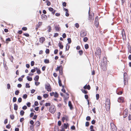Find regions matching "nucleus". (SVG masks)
<instances>
[{
    "label": "nucleus",
    "mask_w": 131,
    "mask_h": 131,
    "mask_svg": "<svg viewBox=\"0 0 131 131\" xmlns=\"http://www.w3.org/2000/svg\"><path fill=\"white\" fill-rule=\"evenodd\" d=\"M56 109L54 105H51L49 109V111L52 113L53 114L55 112Z\"/></svg>",
    "instance_id": "nucleus-1"
},
{
    "label": "nucleus",
    "mask_w": 131,
    "mask_h": 131,
    "mask_svg": "<svg viewBox=\"0 0 131 131\" xmlns=\"http://www.w3.org/2000/svg\"><path fill=\"white\" fill-rule=\"evenodd\" d=\"M45 86V89H47V91L49 92H50L51 91V88L50 84L49 83L46 84Z\"/></svg>",
    "instance_id": "nucleus-2"
},
{
    "label": "nucleus",
    "mask_w": 131,
    "mask_h": 131,
    "mask_svg": "<svg viewBox=\"0 0 131 131\" xmlns=\"http://www.w3.org/2000/svg\"><path fill=\"white\" fill-rule=\"evenodd\" d=\"M124 83H126L128 80V77L127 74L125 72L124 73Z\"/></svg>",
    "instance_id": "nucleus-3"
},
{
    "label": "nucleus",
    "mask_w": 131,
    "mask_h": 131,
    "mask_svg": "<svg viewBox=\"0 0 131 131\" xmlns=\"http://www.w3.org/2000/svg\"><path fill=\"white\" fill-rule=\"evenodd\" d=\"M122 35L123 38V40H125L126 39V36L125 32L124 29H123L122 31Z\"/></svg>",
    "instance_id": "nucleus-4"
},
{
    "label": "nucleus",
    "mask_w": 131,
    "mask_h": 131,
    "mask_svg": "<svg viewBox=\"0 0 131 131\" xmlns=\"http://www.w3.org/2000/svg\"><path fill=\"white\" fill-rule=\"evenodd\" d=\"M86 33L84 31H82L80 32V36L82 37H84L85 36H86Z\"/></svg>",
    "instance_id": "nucleus-5"
},
{
    "label": "nucleus",
    "mask_w": 131,
    "mask_h": 131,
    "mask_svg": "<svg viewBox=\"0 0 131 131\" xmlns=\"http://www.w3.org/2000/svg\"><path fill=\"white\" fill-rule=\"evenodd\" d=\"M58 83L59 85V86H62L63 88H64V86L62 85V84L61 83V80L60 78V77L59 76L58 77Z\"/></svg>",
    "instance_id": "nucleus-6"
},
{
    "label": "nucleus",
    "mask_w": 131,
    "mask_h": 131,
    "mask_svg": "<svg viewBox=\"0 0 131 131\" xmlns=\"http://www.w3.org/2000/svg\"><path fill=\"white\" fill-rule=\"evenodd\" d=\"M55 28L56 31H59L60 29L59 25H56L55 26Z\"/></svg>",
    "instance_id": "nucleus-7"
},
{
    "label": "nucleus",
    "mask_w": 131,
    "mask_h": 131,
    "mask_svg": "<svg viewBox=\"0 0 131 131\" xmlns=\"http://www.w3.org/2000/svg\"><path fill=\"white\" fill-rule=\"evenodd\" d=\"M118 102L120 103H123L124 102V101L123 100V97H120L118 98Z\"/></svg>",
    "instance_id": "nucleus-8"
},
{
    "label": "nucleus",
    "mask_w": 131,
    "mask_h": 131,
    "mask_svg": "<svg viewBox=\"0 0 131 131\" xmlns=\"http://www.w3.org/2000/svg\"><path fill=\"white\" fill-rule=\"evenodd\" d=\"M113 125H112V126H111V127L112 128V130L113 131H117V128L115 125H114V124H113Z\"/></svg>",
    "instance_id": "nucleus-9"
},
{
    "label": "nucleus",
    "mask_w": 131,
    "mask_h": 131,
    "mask_svg": "<svg viewBox=\"0 0 131 131\" xmlns=\"http://www.w3.org/2000/svg\"><path fill=\"white\" fill-rule=\"evenodd\" d=\"M83 88L85 89H87L88 90H90L91 89V87L89 85H87L86 84L83 87Z\"/></svg>",
    "instance_id": "nucleus-10"
},
{
    "label": "nucleus",
    "mask_w": 131,
    "mask_h": 131,
    "mask_svg": "<svg viewBox=\"0 0 131 131\" xmlns=\"http://www.w3.org/2000/svg\"><path fill=\"white\" fill-rule=\"evenodd\" d=\"M68 106L70 107V109L72 110L73 108V106L72 104L71 101H69L68 102Z\"/></svg>",
    "instance_id": "nucleus-11"
},
{
    "label": "nucleus",
    "mask_w": 131,
    "mask_h": 131,
    "mask_svg": "<svg viewBox=\"0 0 131 131\" xmlns=\"http://www.w3.org/2000/svg\"><path fill=\"white\" fill-rule=\"evenodd\" d=\"M106 108L107 111H108L110 108V104H105Z\"/></svg>",
    "instance_id": "nucleus-12"
},
{
    "label": "nucleus",
    "mask_w": 131,
    "mask_h": 131,
    "mask_svg": "<svg viewBox=\"0 0 131 131\" xmlns=\"http://www.w3.org/2000/svg\"><path fill=\"white\" fill-rule=\"evenodd\" d=\"M45 38L44 37H41L40 38L39 41L40 42L43 43L45 41Z\"/></svg>",
    "instance_id": "nucleus-13"
},
{
    "label": "nucleus",
    "mask_w": 131,
    "mask_h": 131,
    "mask_svg": "<svg viewBox=\"0 0 131 131\" xmlns=\"http://www.w3.org/2000/svg\"><path fill=\"white\" fill-rule=\"evenodd\" d=\"M58 46L61 49H62L63 47V46L62 45V43L61 42H60L58 43Z\"/></svg>",
    "instance_id": "nucleus-14"
},
{
    "label": "nucleus",
    "mask_w": 131,
    "mask_h": 131,
    "mask_svg": "<svg viewBox=\"0 0 131 131\" xmlns=\"http://www.w3.org/2000/svg\"><path fill=\"white\" fill-rule=\"evenodd\" d=\"M97 52L98 54L100 55L101 54V50L100 48H98L97 50Z\"/></svg>",
    "instance_id": "nucleus-15"
},
{
    "label": "nucleus",
    "mask_w": 131,
    "mask_h": 131,
    "mask_svg": "<svg viewBox=\"0 0 131 131\" xmlns=\"http://www.w3.org/2000/svg\"><path fill=\"white\" fill-rule=\"evenodd\" d=\"M39 77L38 75H36L34 79V80L36 81H37L38 80Z\"/></svg>",
    "instance_id": "nucleus-16"
},
{
    "label": "nucleus",
    "mask_w": 131,
    "mask_h": 131,
    "mask_svg": "<svg viewBox=\"0 0 131 131\" xmlns=\"http://www.w3.org/2000/svg\"><path fill=\"white\" fill-rule=\"evenodd\" d=\"M18 106L17 104H14V109L16 111L18 109Z\"/></svg>",
    "instance_id": "nucleus-17"
},
{
    "label": "nucleus",
    "mask_w": 131,
    "mask_h": 131,
    "mask_svg": "<svg viewBox=\"0 0 131 131\" xmlns=\"http://www.w3.org/2000/svg\"><path fill=\"white\" fill-rule=\"evenodd\" d=\"M127 47L129 51V52L131 53V47L130 46V45L128 44Z\"/></svg>",
    "instance_id": "nucleus-18"
},
{
    "label": "nucleus",
    "mask_w": 131,
    "mask_h": 131,
    "mask_svg": "<svg viewBox=\"0 0 131 131\" xmlns=\"http://www.w3.org/2000/svg\"><path fill=\"white\" fill-rule=\"evenodd\" d=\"M69 126V125L68 123L67 124L66 123H64L63 124V127L65 129H67Z\"/></svg>",
    "instance_id": "nucleus-19"
},
{
    "label": "nucleus",
    "mask_w": 131,
    "mask_h": 131,
    "mask_svg": "<svg viewBox=\"0 0 131 131\" xmlns=\"http://www.w3.org/2000/svg\"><path fill=\"white\" fill-rule=\"evenodd\" d=\"M110 104V100L108 99H107L106 100L105 104Z\"/></svg>",
    "instance_id": "nucleus-20"
},
{
    "label": "nucleus",
    "mask_w": 131,
    "mask_h": 131,
    "mask_svg": "<svg viewBox=\"0 0 131 131\" xmlns=\"http://www.w3.org/2000/svg\"><path fill=\"white\" fill-rule=\"evenodd\" d=\"M62 69V68L61 67V68L60 69V70H59V74L61 75H62L63 74Z\"/></svg>",
    "instance_id": "nucleus-21"
},
{
    "label": "nucleus",
    "mask_w": 131,
    "mask_h": 131,
    "mask_svg": "<svg viewBox=\"0 0 131 131\" xmlns=\"http://www.w3.org/2000/svg\"><path fill=\"white\" fill-rule=\"evenodd\" d=\"M36 127H37L39 126L40 125V122L39 121H37L36 123Z\"/></svg>",
    "instance_id": "nucleus-22"
},
{
    "label": "nucleus",
    "mask_w": 131,
    "mask_h": 131,
    "mask_svg": "<svg viewBox=\"0 0 131 131\" xmlns=\"http://www.w3.org/2000/svg\"><path fill=\"white\" fill-rule=\"evenodd\" d=\"M27 80L29 81H31L32 80V78L31 77H29V76L27 77Z\"/></svg>",
    "instance_id": "nucleus-23"
},
{
    "label": "nucleus",
    "mask_w": 131,
    "mask_h": 131,
    "mask_svg": "<svg viewBox=\"0 0 131 131\" xmlns=\"http://www.w3.org/2000/svg\"><path fill=\"white\" fill-rule=\"evenodd\" d=\"M123 117L126 118L127 116V112H125L124 113Z\"/></svg>",
    "instance_id": "nucleus-24"
},
{
    "label": "nucleus",
    "mask_w": 131,
    "mask_h": 131,
    "mask_svg": "<svg viewBox=\"0 0 131 131\" xmlns=\"http://www.w3.org/2000/svg\"><path fill=\"white\" fill-rule=\"evenodd\" d=\"M11 41L10 39L9 38H7L6 39V42L7 44L8 43V41Z\"/></svg>",
    "instance_id": "nucleus-25"
},
{
    "label": "nucleus",
    "mask_w": 131,
    "mask_h": 131,
    "mask_svg": "<svg viewBox=\"0 0 131 131\" xmlns=\"http://www.w3.org/2000/svg\"><path fill=\"white\" fill-rule=\"evenodd\" d=\"M59 96V94L57 92H55L54 94V96L55 97L58 98Z\"/></svg>",
    "instance_id": "nucleus-26"
},
{
    "label": "nucleus",
    "mask_w": 131,
    "mask_h": 131,
    "mask_svg": "<svg viewBox=\"0 0 131 131\" xmlns=\"http://www.w3.org/2000/svg\"><path fill=\"white\" fill-rule=\"evenodd\" d=\"M24 112L23 110H21L20 112V114L21 116H23L24 114Z\"/></svg>",
    "instance_id": "nucleus-27"
},
{
    "label": "nucleus",
    "mask_w": 131,
    "mask_h": 131,
    "mask_svg": "<svg viewBox=\"0 0 131 131\" xmlns=\"http://www.w3.org/2000/svg\"><path fill=\"white\" fill-rule=\"evenodd\" d=\"M81 91L82 92L84 93L85 94H86L88 93V91H86L85 90L83 89H82L81 90Z\"/></svg>",
    "instance_id": "nucleus-28"
},
{
    "label": "nucleus",
    "mask_w": 131,
    "mask_h": 131,
    "mask_svg": "<svg viewBox=\"0 0 131 131\" xmlns=\"http://www.w3.org/2000/svg\"><path fill=\"white\" fill-rule=\"evenodd\" d=\"M61 67H62L61 66H60L59 67L58 66L57 69H56V71H59V70L61 68Z\"/></svg>",
    "instance_id": "nucleus-29"
},
{
    "label": "nucleus",
    "mask_w": 131,
    "mask_h": 131,
    "mask_svg": "<svg viewBox=\"0 0 131 131\" xmlns=\"http://www.w3.org/2000/svg\"><path fill=\"white\" fill-rule=\"evenodd\" d=\"M88 40V39L87 37H84L83 39V40L84 42H86Z\"/></svg>",
    "instance_id": "nucleus-30"
},
{
    "label": "nucleus",
    "mask_w": 131,
    "mask_h": 131,
    "mask_svg": "<svg viewBox=\"0 0 131 131\" xmlns=\"http://www.w3.org/2000/svg\"><path fill=\"white\" fill-rule=\"evenodd\" d=\"M44 62L46 63H49V61L48 59H45L44 60Z\"/></svg>",
    "instance_id": "nucleus-31"
},
{
    "label": "nucleus",
    "mask_w": 131,
    "mask_h": 131,
    "mask_svg": "<svg viewBox=\"0 0 131 131\" xmlns=\"http://www.w3.org/2000/svg\"><path fill=\"white\" fill-rule=\"evenodd\" d=\"M98 18L99 17L98 16H97L95 18V22H98Z\"/></svg>",
    "instance_id": "nucleus-32"
},
{
    "label": "nucleus",
    "mask_w": 131,
    "mask_h": 131,
    "mask_svg": "<svg viewBox=\"0 0 131 131\" xmlns=\"http://www.w3.org/2000/svg\"><path fill=\"white\" fill-rule=\"evenodd\" d=\"M68 43L69 44L71 42V40L70 38H68L67 39Z\"/></svg>",
    "instance_id": "nucleus-33"
},
{
    "label": "nucleus",
    "mask_w": 131,
    "mask_h": 131,
    "mask_svg": "<svg viewBox=\"0 0 131 131\" xmlns=\"http://www.w3.org/2000/svg\"><path fill=\"white\" fill-rule=\"evenodd\" d=\"M43 96L44 98H46L49 95L47 94H45L43 95Z\"/></svg>",
    "instance_id": "nucleus-34"
},
{
    "label": "nucleus",
    "mask_w": 131,
    "mask_h": 131,
    "mask_svg": "<svg viewBox=\"0 0 131 131\" xmlns=\"http://www.w3.org/2000/svg\"><path fill=\"white\" fill-rule=\"evenodd\" d=\"M19 93V92L18 90H17L15 91V94L16 95H18Z\"/></svg>",
    "instance_id": "nucleus-35"
},
{
    "label": "nucleus",
    "mask_w": 131,
    "mask_h": 131,
    "mask_svg": "<svg viewBox=\"0 0 131 131\" xmlns=\"http://www.w3.org/2000/svg\"><path fill=\"white\" fill-rule=\"evenodd\" d=\"M79 53L80 56H81L83 53V51L82 50H80L79 51Z\"/></svg>",
    "instance_id": "nucleus-36"
},
{
    "label": "nucleus",
    "mask_w": 131,
    "mask_h": 131,
    "mask_svg": "<svg viewBox=\"0 0 131 131\" xmlns=\"http://www.w3.org/2000/svg\"><path fill=\"white\" fill-rule=\"evenodd\" d=\"M99 94H96V99L97 100H98L99 98Z\"/></svg>",
    "instance_id": "nucleus-37"
},
{
    "label": "nucleus",
    "mask_w": 131,
    "mask_h": 131,
    "mask_svg": "<svg viewBox=\"0 0 131 131\" xmlns=\"http://www.w3.org/2000/svg\"><path fill=\"white\" fill-rule=\"evenodd\" d=\"M42 23L41 22H39L38 23V24L37 25V28L39 27L41 25H42Z\"/></svg>",
    "instance_id": "nucleus-38"
},
{
    "label": "nucleus",
    "mask_w": 131,
    "mask_h": 131,
    "mask_svg": "<svg viewBox=\"0 0 131 131\" xmlns=\"http://www.w3.org/2000/svg\"><path fill=\"white\" fill-rule=\"evenodd\" d=\"M91 119V117L90 116H87L86 118V120L88 121H90Z\"/></svg>",
    "instance_id": "nucleus-39"
},
{
    "label": "nucleus",
    "mask_w": 131,
    "mask_h": 131,
    "mask_svg": "<svg viewBox=\"0 0 131 131\" xmlns=\"http://www.w3.org/2000/svg\"><path fill=\"white\" fill-rule=\"evenodd\" d=\"M10 117L12 119H13L14 118V116L13 114L12 115H10Z\"/></svg>",
    "instance_id": "nucleus-40"
},
{
    "label": "nucleus",
    "mask_w": 131,
    "mask_h": 131,
    "mask_svg": "<svg viewBox=\"0 0 131 131\" xmlns=\"http://www.w3.org/2000/svg\"><path fill=\"white\" fill-rule=\"evenodd\" d=\"M34 126V125H31L30 126V128L31 130H33Z\"/></svg>",
    "instance_id": "nucleus-41"
},
{
    "label": "nucleus",
    "mask_w": 131,
    "mask_h": 131,
    "mask_svg": "<svg viewBox=\"0 0 131 131\" xmlns=\"http://www.w3.org/2000/svg\"><path fill=\"white\" fill-rule=\"evenodd\" d=\"M89 48V46L88 44H86L85 45V48L86 49H88Z\"/></svg>",
    "instance_id": "nucleus-42"
},
{
    "label": "nucleus",
    "mask_w": 131,
    "mask_h": 131,
    "mask_svg": "<svg viewBox=\"0 0 131 131\" xmlns=\"http://www.w3.org/2000/svg\"><path fill=\"white\" fill-rule=\"evenodd\" d=\"M22 101V99L21 97H19L18 99V102L20 103Z\"/></svg>",
    "instance_id": "nucleus-43"
},
{
    "label": "nucleus",
    "mask_w": 131,
    "mask_h": 131,
    "mask_svg": "<svg viewBox=\"0 0 131 131\" xmlns=\"http://www.w3.org/2000/svg\"><path fill=\"white\" fill-rule=\"evenodd\" d=\"M27 97V94H25L23 96V98L24 99H26Z\"/></svg>",
    "instance_id": "nucleus-44"
},
{
    "label": "nucleus",
    "mask_w": 131,
    "mask_h": 131,
    "mask_svg": "<svg viewBox=\"0 0 131 131\" xmlns=\"http://www.w3.org/2000/svg\"><path fill=\"white\" fill-rule=\"evenodd\" d=\"M50 105H51V103H46L45 104V106H50Z\"/></svg>",
    "instance_id": "nucleus-45"
},
{
    "label": "nucleus",
    "mask_w": 131,
    "mask_h": 131,
    "mask_svg": "<svg viewBox=\"0 0 131 131\" xmlns=\"http://www.w3.org/2000/svg\"><path fill=\"white\" fill-rule=\"evenodd\" d=\"M47 1V5L48 6H50L51 4V3L48 1H46V2Z\"/></svg>",
    "instance_id": "nucleus-46"
},
{
    "label": "nucleus",
    "mask_w": 131,
    "mask_h": 131,
    "mask_svg": "<svg viewBox=\"0 0 131 131\" xmlns=\"http://www.w3.org/2000/svg\"><path fill=\"white\" fill-rule=\"evenodd\" d=\"M26 88H29L30 87L29 84L27 83H26Z\"/></svg>",
    "instance_id": "nucleus-47"
},
{
    "label": "nucleus",
    "mask_w": 131,
    "mask_h": 131,
    "mask_svg": "<svg viewBox=\"0 0 131 131\" xmlns=\"http://www.w3.org/2000/svg\"><path fill=\"white\" fill-rule=\"evenodd\" d=\"M89 125V122H86L85 124V126L86 127H88Z\"/></svg>",
    "instance_id": "nucleus-48"
},
{
    "label": "nucleus",
    "mask_w": 131,
    "mask_h": 131,
    "mask_svg": "<svg viewBox=\"0 0 131 131\" xmlns=\"http://www.w3.org/2000/svg\"><path fill=\"white\" fill-rule=\"evenodd\" d=\"M71 128L72 130H75V127L74 125L72 126Z\"/></svg>",
    "instance_id": "nucleus-49"
},
{
    "label": "nucleus",
    "mask_w": 131,
    "mask_h": 131,
    "mask_svg": "<svg viewBox=\"0 0 131 131\" xmlns=\"http://www.w3.org/2000/svg\"><path fill=\"white\" fill-rule=\"evenodd\" d=\"M17 100V98L16 97H14L13 99V102H15Z\"/></svg>",
    "instance_id": "nucleus-50"
},
{
    "label": "nucleus",
    "mask_w": 131,
    "mask_h": 131,
    "mask_svg": "<svg viewBox=\"0 0 131 131\" xmlns=\"http://www.w3.org/2000/svg\"><path fill=\"white\" fill-rule=\"evenodd\" d=\"M95 26L96 27H98L99 26V22H95Z\"/></svg>",
    "instance_id": "nucleus-51"
},
{
    "label": "nucleus",
    "mask_w": 131,
    "mask_h": 131,
    "mask_svg": "<svg viewBox=\"0 0 131 131\" xmlns=\"http://www.w3.org/2000/svg\"><path fill=\"white\" fill-rule=\"evenodd\" d=\"M22 29L24 31H26L27 30V28L26 27H23L22 28Z\"/></svg>",
    "instance_id": "nucleus-52"
},
{
    "label": "nucleus",
    "mask_w": 131,
    "mask_h": 131,
    "mask_svg": "<svg viewBox=\"0 0 131 131\" xmlns=\"http://www.w3.org/2000/svg\"><path fill=\"white\" fill-rule=\"evenodd\" d=\"M49 10L50 12H52L54 10V9L53 8L50 7L49 8Z\"/></svg>",
    "instance_id": "nucleus-53"
},
{
    "label": "nucleus",
    "mask_w": 131,
    "mask_h": 131,
    "mask_svg": "<svg viewBox=\"0 0 131 131\" xmlns=\"http://www.w3.org/2000/svg\"><path fill=\"white\" fill-rule=\"evenodd\" d=\"M117 93L118 95H121L122 94L123 92L122 91H120L116 92Z\"/></svg>",
    "instance_id": "nucleus-54"
},
{
    "label": "nucleus",
    "mask_w": 131,
    "mask_h": 131,
    "mask_svg": "<svg viewBox=\"0 0 131 131\" xmlns=\"http://www.w3.org/2000/svg\"><path fill=\"white\" fill-rule=\"evenodd\" d=\"M34 105L36 106H38L39 105L38 102L37 101H35L34 103Z\"/></svg>",
    "instance_id": "nucleus-55"
},
{
    "label": "nucleus",
    "mask_w": 131,
    "mask_h": 131,
    "mask_svg": "<svg viewBox=\"0 0 131 131\" xmlns=\"http://www.w3.org/2000/svg\"><path fill=\"white\" fill-rule=\"evenodd\" d=\"M30 123L32 125H34V122L33 120H31L30 122Z\"/></svg>",
    "instance_id": "nucleus-56"
},
{
    "label": "nucleus",
    "mask_w": 131,
    "mask_h": 131,
    "mask_svg": "<svg viewBox=\"0 0 131 131\" xmlns=\"http://www.w3.org/2000/svg\"><path fill=\"white\" fill-rule=\"evenodd\" d=\"M23 35L27 37H28L29 36V35L28 33H24Z\"/></svg>",
    "instance_id": "nucleus-57"
},
{
    "label": "nucleus",
    "mask_w": 131,
    "mask_h": 131,
    "mask_svg": "<svg viewBox=\"0 0 131 131\" xmlns=\"http://www.w3.org/2000/svg\"><path fill=\"white\" fill-rule=\"evenodd\" d=\"M48 27L49 28V29L48 31L49 32H50L51 31V27L49 26H48Z\"/></svg>",
    "instance_id": "nucleus-58"
},
{
    "label": "nucleus",
    "mask_w": 131,
    "mask_h": 131,
    "mask_svg": "<svg viewBox=\"0 0 131 131\" xmlns=\"http://www.w3.org/2000/svg\"><path fill=\"white\" fill-rule=\"evenodd\" d=\"M26 105L28 107H29L30 106L31 103L29 102H28L26 104Z\"/></svg>",
    "instance_id": "nucleus-59"
},
{
    "label": "nucleus",
    "mask_w": 131,
    "mask_h": 131,
    "mask_svg": "<svg viewBox=\"0 0 131 131\" xmlns=\"http://www.w3.org/2000/svg\"><path fill=\"white\" fill-rule=\"evenodd\" d=\"M58 50L57 49H56L54 51V53L55 54H56L58 52Z\"/></svg>",
    "instance_id": "nucleus-60"
},
{
    "label": "nucleus",
    "mask_w": 131,
    "mask_h": 131,
    "mask_svg": "<svg viewBox=\"0 0 131 131\" xmlns=\"http://www.w3.org/2000/svg\"><path fill=\"white\" fill-rule=\"evenodd\" d=\"M61 121H59L58 122V125L59 126H60L61 125Z\"/></svg>",
    "instance_id": "nucleus-61"
},
{
    "label": "nucleus",
    "mask_w": 131,
    "mask_h": 131,
    "mask_svg": "<svg viewBox=\"0 0 131 131\" xmlns=\"http://www.w3.org/2000/svg\"><path fill=\"white\" fill-rule=\"evenodd\" d=\"M46 52L47 54H49V49H47L46 50Z\"/></svg>",
    "instance_id": "nucleus-62"
},
{
    "label": "nucleus",
    "mask_w": 131,
    "mask_h": 131,
    "mask_svg": "<svg viewBox=\"0 0 131 131\" xmlns=\"http://www.w3.org/2000/svg\"><path fill=\"white\" fill-rule=\"evenodd\" d=\"M11 127V125H10V124H8V125H7L6 126V127L8 129H9Z\"/></svg>",
    "instance_id": "nucleus-63"
},
{
    "label": "nucleus",
    "mask_w": 131,
    "mask_h": 131,
    "mask_svg": "<svg viewBox=\"0 0 131 131\" xmlns=\"http://www.w3.org/2000/svg\"><path fill=\"white\" fill-rule=\"evenodd\" d=\"M27 108V106L26 105L24 106L23 107H22V109L24 110H26V109Z\"/></svg>",
    "instance_id": "nucleus-64"
}]
</instances>
